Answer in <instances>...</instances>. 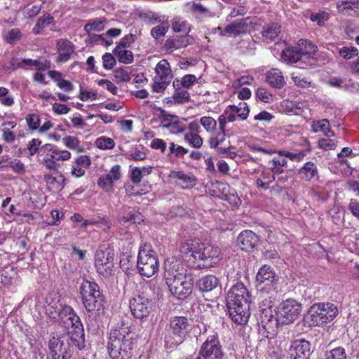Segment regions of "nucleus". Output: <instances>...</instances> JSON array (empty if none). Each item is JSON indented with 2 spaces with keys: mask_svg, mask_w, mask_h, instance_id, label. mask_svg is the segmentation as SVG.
Segmentation results:
<instances>
[{
  "mask_svg": "<svg viewBox=\"0 0 359 359\" xmlns=\"http://www.w3.org/2000/svg\"><path fill=\"white\" fill-rule=\"evenodd\" d=\"M46 309L50 318L61 322L67 329L71 327L76 330L82 327L79 317L70 306L55 302L53 304H49Z\"/></svg>",
  "mask_w": 359,
  "mask_h": 359,
  "instance_id": "8",
  "label": "nucleus"
},
{
  "mask_svg": "<svg viewBox=\"0 0 359 359\" xmlns=\"http://www.w3.org/2000/svg\"><path fill=\"white\" fill-rule=\"evenodd\" d=\"M266 81L271 86L276 88H281L285 84L282 72L276 68H273L266 73Z\"/></svg>",
  "mask_w": 359,
  "mask_h": 359,
  "instance_id": "29",
  "label": "nucleus"
},
{
  "mask_svg": "<svg viewBox=\"0 0 359 359\" xmlns=\"http://www.w3.org/2000/svg\"><path fill=\"white\" fill-rule=\"evenodd\" d=\"M103 67L105 69H111L116 64L115 57L112 54L106 53L102 55Z\"/></svg>",
  "mask_w": 359,
  "mask_h": 359,
  "instance_id": "63",
  "label": "nucleus"
},
{
  "mask_svg": "<svg viewBox=\"0 0 359 359\" xmlns=\"http://www.w3.org/2000/svg\"><path fill=\"white\" fill-rule=\"evenodd\" d=\"M52 159L56 161H67L71 158V153L67 150L55 149L49 154Z\"/></svg>",
  "mask_w": 359,
  "mask_h": 359,
  "instance_id": "56",
  "label": "nucleus"
},
{
  "mask_svg": "<svg viewBox=\"0 0 359 359\" xmlns=\"http://www.w3.org/2000/svg\"><path fill=\"white\" fill-rule=\"evenodd\" d=\"M189 323L188 319L184 316H175L171 318L169 329L165 337V346L172 348L183 342L189 333Z\"/></svg>",
  "mask_w": 359,
  "mask_h": 359,
  "instance_id": "9",
  "label": "nucleus"
},
{
  "mask_svg": "<svg viewBox=\"0 0 359 359\" xmlns=\"http://www.w3.org/2000/svg\"><path fill=\"white\" fill-rule=\"evenodd\" d=\"M224 353L217 334L209 335L200 347L196 359H222Z\"/></svg>",
  "mask_w": 359,
  "mask_h": 359,
  "instance_id": "13",
  "label": "nucleus"
},
{
  "mask_svg": "<svg viewBox=\"0 0 359 359\" xmlns=\"http://www.w3.org/2000/svg\"><path fill=\"white\" fill-rule=\"evenodd\" d=\"M62 140L65 145L71 149H75L79 151L83 150V148L80 145V141L75 137L67 136L65 137Z\"/></svg>",
  "mask_w": 359,
  "mask_h": 359,
  "instance_id": "57",
  "label": "nucleus"
},
{
  "mask_svg": "<svg viewBox=\"0 0 359 359\" xmlns=\"http://www.w3.org/2000/svg\"><path fill=\"white\" fill-rule=\"evenodd\" d=\"M291 79L297 87L307 88L312 86L311 80L295 73L292 74Z\"/></svg>",
  "mask_w": 359,
  "mask_h": 359,
  "instance_id": "50",
  "label": "nucleus"
},
{
  "mask_svg": "<svg viewBox=\"0 0 359 359\" xmlns=\"http://www.w3.org/2000/svg\"><path fill=\"white\" fill-rule=\"evenodd\" d=\"M258 236L250 230L241 232L237 238V244L244 251H251L258 243Z\"/></svg>",
  "mask_w": 359,
  "mask_h": 359,
  "instance_id": "18",
  "label": "nucleus"
},
{
  "mask_svg": "<svg viewBox=\"0 0 359 359\" xmlns=\"http://www.w3.org/2000/svg\"><path fill=\"white\" fill-rule=\"evenodd\" d=\"M278 154L280 156L285 157V158H287L291 161L300 162L306 156V152L304 151L291 152L285 150H279L278 151Z\"/></svg>",
  "mask_w": 359,
  "mask_h": 359,
  "instance_id": "44",
  "label": "nucleus"
},
{
  "mask_svg": "<svg viewBox=\"0 0 359 359\" xmlns=\"http://www.w3.org/2000/svg\"><path fill=\"white\" fill-rule=\"evenodd\" d=\"M113 53L117 56L118 60L120 62L124 64H130L133 60V53L130 50H121V48L117 51V53Z\"/></svg>",
  "mask_w": 359,
  "mask_h": 359,
  "instance_id": "55",
  "label": "nucleus"
},
{
  "mask_svg": "<svg viewBox=\"0 0 359 359\" xmlns=\"http://www.w3.org/2000/svg\"><path fill=\"white\" fill-rule=\"evenodd\" d=\"M48 346L51 359H71L72 356L67 335L52 336L48 341Z\"/></svg>",
  "mask_w": 359,
  "mask_h": 359,
  "instance_id": "11",
  "label": "nucleus"
},
{
  "mask_svg": "<svg viewBox=\"0 0 359 359\" xmlns=\"http://www.w3.org/2000/svg\"><path fill=\"white\" fill-rule=\"evenodd\" d=\"M118 220L121 224H133L142 221V215L130 207L124 208Z\"/></svg>",
  "mask_w": 359,
  "mask_h": 359,
  "instance_id": "26",
  "label": "nucleus"
},
{
  "mask_svg": "<svg viewBox=\"0 0 359 359\" xmlns=\"http://www.w3.org/2000/svg\"><path fill=\"white\" fill-rule=\"evenodd\" d=\"M359 2L356 0H341L337 2V11L346 15H359Z\"/></svg>",
  "mask_w": 359,
  "mask_h": 359,
  "instance_id": "24",
  "label": "nucleus"
},
{
  "mask_svg": "<svg viewBox=\"0 0 359 359\" xmlns=\"http://www.w3.org/2000/svg\"><path fill=\"white\" fill-rule=\"evenodd\" d=\"M53 21V17L50 13L44 14L41 16L36 21L32 29L34 34H40L42 30L48 25H50Z\"/></svg>",
  "mask_w": 359,
  "mask_h": 359,
  "instance_id": "35",
  "label": "nucleus"
},
{
  "mask_svg": "<svg viewBox=\"0 0 359 359\" xmlns=\"http://www.w3.org/2000/svg\"><path fill=\"white\" fill-rule=\"evenodd\" d=\"M78 330L79 332L72 334L71 336H67L69 339L70 345L76 346L78 349L81 350L85 346L84 334L83 326Z\"/></svg>",
  "mask_w": 359,
  "mask_h": 359,
  "instance_id": "37",
  "label": "nucleus"
},
{
  "mask_svg": "<svg viewBox=\"0 0 359 359\" xmlns=\"http://www.w3.org/2000/svg\"><path fill=\"white\" fill-rule=\"evenodd\" d=\"M180 252L187 261L200 260L203 267H210L220 259V249L212 245L201 243L196 240H189L182 243Z\"/></svg>",
  "mask_w": 359,
  "mask_h": 359,
  "instance_id": "3",
  "label": "nucleus"
},
{
  "mask_svg": "<svg viewBox=\"0 0 359 359\" xmlns=\"http://www.w3.org/2000/svg\"><path fill=\"white\" fill-rule=\"evenodd\" d=\"M200 123L208 133H212L217 126V121L211 116L201 117Z\"/></svg>",
  "mask_w": 359,
  "mask_h": 359,
  "instance_id": "54",
  "label": "nucleus"
},
{
  "mask_svg": "<svg viewBox=\"0 0 359 359\" xmlns=\"http://www.w3.org/2000/svg\"><path fill=\"white\" fill-rule=\"evenodd\" d=\"M298 174L302 180L310 181L318 177V170L314 163L309 161L299 169Z\"/></svg>",
  "mask_w": 359,
  "mask_h": 359,
  "instance_id": "32",
  "label": "nucleus"
},
{
  "mask_svg": "<svg viewBox=\"0 0 359 359\" xmlns=\"http://www.w3.org/2000/svg\"><path fill=\"white\" fill-rule=\"evenodd\" d=\"M28 127L32 130H39L40 126V116L37 114H29L25 117Z\"/></svg>",
  "mask_w": 359,
  "mask_h": 359,
  "instance_id": "58",
  "label": "nucleus"
},
{
  "mask_svg": "<svg viewBox=\"0 0 359 359\" xmlns=\"http://www.w3.org/2000/svg\"><path fill=\"white\" fill-rule=\"evenodd\" d=\"M121 167L119 165H114L109 173L100 177L98 180V185L108 191L111 189L113 184L121 177Z\"/></svg>",
  "mask_w": 359,
  "mask_h": 359,
  "instance_id": "19",
  "label": "nucleus"
},
{
  "mask_svg": "<svg viewBox=\"0 0 359 359\" xmlns=\"http://www.w3.org/2000/svg\"><path fill=\"white\" fill-rule=\"evenodd\" d=\"M190 11L196 16H209L210 12L209 9L200 3L193 2L190 4Z\"/></svg>",
  "mask_w": 359,
  "mask_h": 359,
  "instance_id": "47",
  "label": "nucleus"
},
{
  "mask_svg": "<svg viewBox=\"0 0 359 359\" xmlns=\"http://www.w3.org/2000/svg\"><path fill=\"white\" fill-rule=\"evenodd\" d=\"M325 359H347L345 349L342 347H337L327 351Z\"/></svg>",
  "mask_w": 359,
  "mask_h": 359,
  "instance_id": "53",
  "label": "nucleus"
},
{
  "mask_svg": "<svg viewBox=\"0 0 359 359\" xmlns=\"http://www.w3.org/2000/svg\"><path fill=\"white\" fill-rule=\"evenodd\" d=\"M184 138L194 148H201L203 143L202 137L196 133H186Z\"/></svg>",
  "mask_w": 359,
  "mask_h": 359,
  "instance_id": "49",
  "label": "nucleus"
},
{
  "mask_svg": "<svg viewBox=\"0 0 359 359\" xmlns=\"http://www.w3.org/2000/svg\"><path fill=\"white\" fill-rule=\"evenodd\" d=\"M17 273L13 266L6 267L1 273V282L4 285H9L12 283Z\"/></svg>",
  "mask_w": 359,
  "mask_h": 359,
  "instance_id": "45",
  "label": "nucleus"
},
{
  "mask_svg": "<svg viewBox=\"0 0 359 359\" xmlns=\"http://www.w3.org/2000/svg\"><path fill=\"white\" fill-rule=\"evenodd\" d=\"M129 305L132 314L140 319L147 317L152 310L151 300L142 294L132 297Z\"/></svg>",
  "mask_w": 359,
  "mask_h": 359,
  "instance_id": "14",
  "label": "nucleus"
},
{
  "mask_svg": "<svg viewBox=\"0 0 359 359\" xmlns=\"http://www.w3.org/2000/svg\"><path fill=\"white\" fill-rule=\"evenodd\" d=\"M137 269L142 276L150 278L158 270V261L150 244L140 247L137 256Z\"/></svg>",
  "mask_w": 359,
  "mask_h": 359,
  "instance_id": "10",
  "label": "nucleus"
},
{
  "mask_svg": "<svg viewBox=\"0 0 359 359\" xmlns=\"http://www.w3.org/2000/svg\"><path fill=\"white\" fill-rule=\"evenodd\" d=\"M302 311V304L293 299L282 302L278 307V324H289L297 319Z\"/></svg>",
  "mask_w": 359,
  "mask_h": 359,
  "instance_id": "12",
  "label": "nucleus"
},
{
  "mask_svg": "<svg viewBox=\"0 0 359 359\" xmlns=\"http://www.w3.org/2000/svg\"><path fill=\"white\" fill-rule=\"evenodd\" d=\"M249 292L242 283H237L226 296L227 310L231 320L238 325L245 324L250 316Z\"/></svg>",
  "mask_w": 359,
  "mask_h": 359,
  "instance_id": "2",
  "label": "nucleus"
},
{
  "mask_svg": "<svg viewBox=\"0 0 359 359\" xmlns=\"http://www.w3.org/2000/svg\"><path fill=\"white\" fill-rule=\"evenodd\" d=\"M172 134H179L184 132L185 126L183 122L179 120V118L172 122V123L167 125L165 128Z\"/></svg>",
  "mask_w": 359,
  "mask_h": 359,
  "instance_id": "61",
  "label": "nucleus"
},
{
  "mask_svg": "<svg viewBox=\"0 0 359 359\" xmlns=\"http://www.w3.org/2000/svg\"><path fill=\"white\" fill-rule=\"evenodd\" d=\"M81 299L83 306L89 313L95 312L99 315L104 309V295L83 297Z\"/></svg>",
  "mask_w": 359,
  "mask_h": 359,
  "instance_id": "22",
  "label": "nucleus"
},
{
  "mask_svg": "<svg viewBox=\"0 0 359 359\" xmlns=\"http://www.w3.org/2000/svg\"><path fill=\"white\" fill-rule=\"evenodd\" d=\"M80 293L81 298L102 296L103 295L100 290L99 285L94 281L84 280L80 286Z\"/></svg>",
  "mask_w": 359,
  "mask_h": 359,
  "instance_id": "27",
  "label": "nucleus"
},
{
  "mask_svg": "<svg viewBox=\"0 0 359 359\" xmlns=\"http://www.w3.org/2000/svg\"><path fill=\"white\" fill-rule=\"evenodd\" d=\"M189 152V150L182 146L176 145L174 142L169 144L168 156L173 155L177 158H182Z\"/></svg>",
  "mask_w": 359,
  "mask_h": 359,
  "instance_id": "51",
  "label": "nucleus"
},
{
  "mask_svg": "<svg viewBox=\"0 0 359 359\" xmlns=\"http://www.w3.org/2000/svg\"><path fill=\"white\" fill-rule=\"evenodd\" d=\"M338 313L337 306L333 303H317L309 308L304 320L310 327L320 326L332 321Z\"/></svg>",
  "mask_w": 359,
  "mask_h": 359,
  "instance_id": "6",
  "label": "nucleus"
},
{
  "mask_svg": "<svg viewBox=\"0 0 359 359\" xmlns=\"http://www.w3.org/2000/svg\"><path fill=\"white\" fill-rule=\"evenodd\" d=\"M339 54L346 60L353 58L358 54V49L355 47L344 46L339 49Z\"/></svg>",
  "mask_w": 359,
  "mask_h": 359,
  "instance_id": "60",
  "label": "nucleus"
},
{
  "mask_svg": "<svg viewBox=\"0 0 359 359\" xmlns=\"http://www.w3.org/2000/svg\"><path fill=\"white\" fill-rule=\"evenodd\" d=\"M44 180L48 189L53 191H58L65 187V179L60 173H57L55 176L50 173L45 174Z\"/></svg>",
  "mask_w": 359,
  "mask_h": 359,
  "instance_id": "25",
  "label": "nucleus"
},
{
  "mask_svg": "<svg viewBox=\"0 0 359 359\" xmlns=\"http://www.w3.org/2000/svg\"><path fill=\"white\" fill-rule=\"evenodd\" d=\"M156 78L158 80H165L170 82L172 79V70L169 62L166 60H161L156 66Z\"/></svg>",
  "mask_w": 359,
  "mask_h": 359,
  "instance_id": "28",
  "label": "nucleus"
},
{
  "mask_svg": "<svg viewBox=\"0 0 359 359\" xmlns=\"http://www.w3.org/2000/svg\"><path fill=\"white\" fill-rule=\"evenodd\" d=\"M257 97L261 101L269 103L273 100V95L266 88H259L256 92Z\"/></svg>",
  "mask_w": 359,
  "mask_h": 359,
  "instance_id": "62",
  "label": "nucleus"
},
{
  "mask_svg": "<svg viewBox=\"0 0 359 359\" xmlns=\"http://www.w3.org/2000/svg\"><path fill=\"white\" fill-rule=\"evenodd\" d=\"M114 254L109 250H97L95 257V265L97 273L103 276L111 275L114 266Z\"/></svg>",
  "mask_w": 359,
  "mask_h": 359,
  "instance_id": "15",
  "label": "nucleus"
},
{
  "mask_svg": "<svg viewBox=\"0 0 359 359\" xmlns=\"http://www.w3.org/2000/svg\"><path fill=\"white\" fill-rule=\"evenodd\" d=\"M134 337L130 327L122 325L111 330L107 342V350L111 359H129L134 347Z\"/></svg>",
  "mask_w": 359,
  "mask_h": 359,
  "instance_id": "4",
  "label": "nucleus"
},
{
  "mask_svg": "<svg viewBox=\"0 0 359 359\" xmlns=\"http://www.w3.org/2000/svg\"><path fill=\"white\" fill-rule=\"evenodd\" d=\"M318 147L324 150H332L336 148L337 144L334 140L322 138L318 140Z\"/></svg>",
  "mask_w": 359,
  "mask_h": 359,
  "instance_id": "64",
  "label": "nucleus"
},
{
  "mask_svg": "<svg viewBox=\"0 0 359 359\" xmlns=\"http://www.w3.org/2000/svg\"><path fill=\"white\" fill-rule=\"evenodd\" d=\"M283 106L285 107L287 111L294 115L301 114L305 109L307 108V104L304 101H284Z\"/></svg>",
  "mask_w": 359,
  "mask_h": 359,
  "instance_id": "33",
  "label": "nucleus"
},
{
  "mask_svg": "<svg viewBox=\"0 0 359 359\" xmlns=\"http://www.w3.org/2000/svg\"><path fill=\"white\" fill-rule=\"evenodd\" d=\"M175 32L189 33L191 27L188 22L180 17H175L172 24Z\"/></svg>",
  "mask_w": 359,
  "mask_h": 359,
  "instance_id": "42",
  "label": "nucleus"
},
{
  "mask_svg": "<svg viewBox=\"0 0 359 359\" xmlns=\"http://www.w3.org/2000/svg\"><path fill=\"white\" fill-rule=\"evenodd\" d=\"M252 24V21L250 17L236 20L224 27V34L222 33V35L228 34L236 36L240 34H246L250 30Z\"/></svg>",
  "mask_w": 359,
  "mask_h": 359,
  "instance_id": "17",
  "label": "nucleus"
},
{
  "mask_svg": "<svg viewBox=\"0 0 359 359\" xmlns=\"http://www.w3.org/2000/svg\"><path fill=\"white\" fill-rule=\"evenodd\" d=\"M174 88L175 92L172 95V99L175 102L183 104L189 101L190 95L186 89L182 88V86H176Z\"/></svg>",
  "mask_w": 359,
  "mask_h": 359,
  "instance_id": "41",
  "label": "nucleus"
},
{
  "mask_svg": "<svg viewBox=\"0 0 359 359\" xmlns=\"http://www.w3.org/2000/svg\"><path fill=\"white\" fill-rule=\"evenodd\" d=\"M272 306L271 299L263 300L257 317L259 334L268 339L273 338L278 331V319L273 315Z\"/></svg>",
  "mask_w": 359,
  "mask_h": 359,
  "instance_id": "7",
  "label": "nucleus"
},
{
  "mask_svg": "<svg viewBox=\"0 0 359 359\" xmlns=\"http://www.w3.org/2000/svg\"><path fill=\"white\" fill-rule=\"evenodd\" d=\"M57 48L59 52L57 61L59 62H66L69 60L74 52V47L72 43L64 39H60L57 41Z\"/></svg>",
  "mask_w": 359,
  "mask_h": 359,
  "instance_id": "23",
  "label": "nucleus"
},
{
  "mask_svg": "<svg viewBox=\"0 0 359 359\" xmlns=\"http://www.w3.org/2000/svg\"><path fill=\"white\" fill-rule=\"evenodd\" d=\"M22 38V33L19 29L14 28L8 31L5 36L6 41L9 44H15Z\"/></svg>",
  "mask_w": 359,
  "mask_h": 359,
  "instance_id": "59",
  "label": "nucleus"
},
{
  "mask_svg": "<svg viewBox=\"0 0 359 359\" xmlns=\"http://www.w3.org/2000/svg\"><path fill=\"white\" fill-rule=\"evenodd\" d=\"M170 177L181 180L186 187L194 186L196 182V178L193 175L187 174L182 171H171Z\"/></svg>",
  "mask_w": 359,
  "mask_h": 359,
  "instance_id": "36",
  "label": "nucleus"
},
{
  "mask_svg": "<svg viewBox=\"0 0 359 359\" xmlns=\"http://www.w3.org/2000/svg\"><path fill=\"white\" fill-rule=\"evenodd\" d=\"M197 81V79L194 74L184 75L181 79H175L173 81V87L182 86L184 88H189Z\"/></svg>",
  "mask_w": 359,
  "mask_h": 359,
  "instance_id": "43",
  "label": "nucleus"
},
{
  "mask_svg": "<svg viewBox=\"0 0 359 359\" xmlns=\"http://www.w3.org/2000/svg\"><path fill=\"white\" fill-rule=\"evenodd\" d=\"M193 38L186 34L184 36H176L165 41L164 47L167 51L173 52L175 50L187 47L192 43Z\"/></svg>",
  "mask_w": 359,
  "mask_h": 359,
  "instance_id": "20",
  "label": "nucleus"
},
{
  "mask_svg": "<svg viewBox=\"0 0 359 359\" xmlns=\"http://www.w3.org/2000/svg\"><path fill=\"white\" fill-rule=\"evenodd\" d=\"M95 144L100 149L107 150L112 149L115 147V142L112 138L102 136L95 140Z\"/></svg>",
  "mask_w": 359,
  "mask_h": 359,
  "instance_id": "46",
  "label": "nucleus"
},
{
  "mask_svg": "<svg viewBox=\"0 0 359 359\" xmlns=\"http://www.w3.org/2000/svg\"><path fill=\"white\" fill-rule=\"evenodd\" d=\"M316 51L317 47L310 41L301 40L296 46L283 50L281 59L287 64L297 63V67L300 69H307L316 65Z\"/></svg>",
  "mask_w": 359,
  "mask_h": 359,
  "instance_id": "5",
  "label": "nucleus"
},
{
  "mask_svg": "<svg viewBox=\"0 0 359 359\" xmlns=\"http://www.w3.org/2000/svg\"><path fill=\"white\" fill-rule=\"evenodd\" d=\"M90 159L86 155L78 156L72 163L71 175L76 177H81L86 173V170L90 165Z\"/></svg>",
  "mask_w": 359,
  "mask_h": 359,
  "instance_id": "21",
  "label": "nucleus"
},
{
  "mask_svg": "<svg viewBox=\"0 0 359 359\" xmlns=\"http://www.w3.org/2000/svg\"><path fill=\"white\" fill-rule=\"evenodd\" d=\"M219 280L213 275L205 276L197 282L199 290L202 292H210L218 286Z\"/></svg>",
  "mask_w": 359,
  "mask_h": 359,
  "instance_id": "31",
  "label": "nucleus"
},
{
  "mask_svg": "<svg viewBox=\"0 0 359 359\" xmlns=\"http://www.w3.org/2000/svg\"><path fill=\"white\" fill-rule=\"evenodd\" d=\"M280 32V27L277 23H272L264 27L262 32V36L266 39L273 41Z\"/></svg>",
  "mask_w": 359,
  "mask_h": 359,
  "instance_id": "38",
  "label": "nucleus"
},
{
  "mask_svg": "<svg viewBox=\"0 0 359 359\" xmlns=\"http://www.w3.org/2000/svg\"><path fill=\"white\" fill-rule=\"evenodd\" d=\"M311 352V343L304 339L292 341L288 351L290 359H309Z\"/></svg>",
  "mask_w": 359,
  "mask_h": 359,
  "instance_id": "16",
  "label": "nucleus"
},
{
  "mask_svg": "<svg viewBox=\"0 0 359 359\" xmlns=\"http://www.w3.org/2000/svg\"><path fill=\"white\" fill-rule=\"evenodd\" d=\"M275 280V273L269 266L264 265L259 269L256 276V282L258 284L266 283L269 285Z\"/></svg>",
  "mask_w": 359,
  "mask_h": 359,
  "instance_id": "30",
  "label": "nucleus"
},
{
  "mask_svg": "<svg viewBox=\"0 0 359 359\" xmlns=\"http://www.w3.org/2000/svg\"><path fill=\"white\" fill-rule=\"evenodd\" d=\"M168 22H163L160 25L155 26L151 30V35L155 39H158L165 35L168 31Z\"/></svg>",
  "mask_w": 359,
  "mask_h": 359,
  "instance_id": "52",
  "label": "nucleus"
},
{
  "mask_svg": "<svg viewBox=\"0 0 359 359\" xmlns=\"http://www.w3.org/2000/svg\"><path fill=\"white\" fill-rule=\"evenodd\" d=\"M106 22V19L104 18H97L93 20H90L84 26V30L87 33H89L92 31H102L104 28V22Z\"/></svg>",
  "mask_w": 359,
  "mask_h": 359,
  "instance_id": "39",
  "label": "nucleus"
},
{
  "mask_svg": "<svg viewBox=\"0 0 359 359\" xmlns=\"http://www.w3.org/2000/svg\"><path fill=\"white\" fill-rule=\"evenodd\" d=\"M269 163H272V165L270 168L272 173L281 174L283 172V168L287 165V161L285 157L279 156L278 157H274Z\"/></svg>",
  "mask_w": 359,
  "mask_h": 359,
  "instance_id": "40",
  "label": "nucleus"
},
{
  "mask_svg": "<svg viewBox=\"0 0 359 359\" xmlns=\"http://www.w3.org/2000/svg\"><path fill=\"white\" fill-rule=\"evenodd\" d=\"M229 109L233 112H236L238 117L243 120H245L249 114V109L245 102H240L238 106L230 105Z\"/></svg>",
  "mask_w": 359,
  "mask_h": 359,
  "instance_id": "48",
  "label": "nucleus"
},
{
  "mask_svg": "<svg viewBox=\"0 0 359 359\" xmlns=\"http://www.w3.org/2000/svg\"><path fill=\"white\" fill-rule=\"evenodd\" d=\"M312 130L314 133L322 132L328 137L334 136V133L330 130V123L327 119L313 122L312 124Z\"/></svg>",
  "mask_w": 359,
  "mask_h": 359,
  "instance_id": "34",
  "label": "nucleus"
},
{
  "mask_svg": "<svg viewBox=\"0 0 359 359\" xmlns=\"http://www.w3.org/2000/svg\"><path fill=\"white\" fill-rule=\"evenodd\" d=\"M164 276L169 290L177 298L184 299L191 294L192 280L186 276L180 261L168 259L165 262Z\"/></svg>",
  "mask_w": 359,
  "mask_h": 359,
  "instance_id": "1",
  "label": "nucleus"
}]
</instances>
